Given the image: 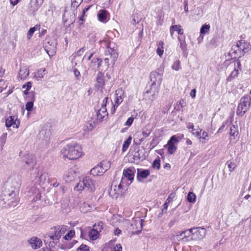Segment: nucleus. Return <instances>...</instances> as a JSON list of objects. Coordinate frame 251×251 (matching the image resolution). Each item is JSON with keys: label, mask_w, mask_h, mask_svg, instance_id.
Returning a JSON list of instances; mask_svg holds the SVG:
<instances>
[{"label": "nucleus", "mask_w": 251, "mask_h": 251, "mask_svg": "<svg viewBox=\"0 0 251 251\" xmlns=\"http://www.w3.org/2000/svg\"><path fill=\"white\" fill-rule=\"evenodd\" d=\"M139 150H138L133 155V159L135 161H139L140 159H141V157L140 156V153L139 152Z\"/></svg>", "instance_id": "45"}, {"label": "nucleus", "mask_w": 251, "mask_h": 251, "mask_svg": "<svg viewBox=\"0 0 251 251\" xmlns=\"http://www.w3.org/2000/svg\"><path fill=\"white\" fill-rule=\"evenodd\" d=\"M76 251H89V248L86 245H81Z\"/></svg>", "instance_id": "42"}, {"label": "nucleus", "mask_w": 251, "mask_h": 251, "mask_svg": "<svg viewBox=\"0 0 251 251\" xmlns=\"http://www.w3.org/2000/svg\"><path fill=\"white\" fill-rule=\"evenodd\" d=\"M210 25H203L201 28L200 34L202 35L208 32L209 30Z\"/></svg>", "instance_id": "33"}, {"label": "nucleus", "mask_w": 251, "mask_h": 251, "mask_svg": "<svg viewBox=\"0 0 251 251\" xmlns=\"http://www.w3.org/2000/svg\"><path fill=\"white\" fill-rule=\"evenodd\" d=\"M46 71L45 69H40L38 70V72H37L35 75V77L36 78V79L39 80L41 79L43 77L44 75H45V72Z\"/></svg>", "instance_id": "31"}, {"label": "nucleus", "mask_w": 251, "mask_h": 251, "mask_svg": "<svg viewBox=\"0 0 251 251\" xmlns=\"http://www.w3.org/2000/svg\"><path fill=\"white\" fill-rule=\"evenodd\" d=\"M39 181L41 183H45L46 182H49V175L46 172L42 173L39 177Z\"/></svg>", "instance_id": "26"}, {"label": "nucleus", "mask_w": 251, "mask_h": 251, "mask_svg": "<svg viewBox=\"0 0 251 251\" xmlns=\"http://www.w3.org/2000/svg\"><path fill=\"white\" fill-rule=\"evenodd\" d=\"M151 133V131L150 130H144L142 132V134L145 137H147L150 135Z\"/></svg>", "instance_id": "54"}, {"label": "nucleus", "mask_w": 251, "mask_h": 251, "mask_svg": "<svg viewBox=\"0 0 251 251\" xmlns=\"http://www.w3.org/2000/svg\"><path fill=\"white\" fill-rule=\"evenodd\" d=\"M238 70L235 68L234 70L231 73L229 76L226 78V81L229 82L232 81L234 78L238 76Z\"/></svg>", "instance_id": "29"}, {"label": "nucleus", "mask_w": 251, "mask_h": 251, "mask_svg": "<svg viewBox=\"0 0 251 251\" xmlns=\"http://www.w3.org/2000/svg\"><path fill=\"white\" fill-rule=\"evenodd\" d=\"M84 21V15H82L81 17H80L78 21V23L79 25H83V22Z\"/></svg>", "instance_id": "61"}, {"label": "nucleus", "mask_w": 251, "mask_h": 251, "mask_svg": "<svg viewBox=\"0 0 251 251\" xmlns=\"http://www.w3.org/2000/svg\"><path fill=\"white\" fill-rule=\"evenodd\" d=\"M105 55L107 57L105 58L104 60L107 67L110 65L109 62L110 59L111 63L114 65L118 57V53L117 52V48L113 42H110L107 44V50L105 51Z\"/></svg>", "instance_id": "4"}, {"label": "nucleus", "mask_w": 251, "mask_h": 251, "mask_svg": "<svg viewBox=\"0 0 251 251\" xmlns=\"http://www.w3.org/2000/svg\"><path fill=\"white\" fill-rule=\"evenodd\" d=\"M85 48H81V49H80L77 51V54L78 55V56H81L83 53L84 52V51H85Z\"/></svg>", "instance_id": "55"}, {"label": "nucleus", "mask_w": 251, "mask_h": 251, "mask_svg": "<svg viewBox=\"0 0 251 251\" xmlns=\"http://www.w3.org/2000/svg\"><path fill=\"white\" fill-rule=\"evenodd\" d=\"M25 163L28 166L33 167L36 164L35 159L32 155L27 154L25 158Z\"/></svg>", "instance_id": "21"}, {"label": "nucleus", "mask_w": 251, "mask_h": 251, "mask_svg": "<svg viewBox=\"0 0 251 251\" xmlns=\"http://www.w3.org/2000/svg\"><path fill=\"white\" fill-rule=\"evenodd\" d=\"M196 196L193 192H189L187 196V201L189 202H194L196 201Z\"/></svg>", "instance_id": "34"}, {"label": "nucleus", "mask_w": 251, "mask_h": 251, "mask_svg": "<svg viewBox=\"0 0 251 251\" xmlns=\"http://www.w3.org/2000/svg\"><path fill=\"white\" fill-rule=\"evenodd\" d=\"M196 89H193L191 90V92H190V96H191V97L192 98H195L196 97Z\"/></svg>", "instance_id": "62"}, {"label": "nucleus", "mask_w": 251, "mask_h": 251, "mask_svg": "<svg viewBox=\"0 0 251 251\" xmlns=\"http://www.w3.org/2000/svg\"><path fill=\"white\" fill-rule=\"evenodd\" d=\"M7 133H3L0 138V141L2 144H4L7 138Z\"/></svg>", "instance_id": "44"}, {"label": "nucleus", "mask_w": 251, "mask_h": 251, "mask_svg": "<svg viewBox=\"0 0 251 251\" xmlns=\"http://www.w3.org/2000/svg\"><path fill=\"white\" fill-rule=\"evenodd\" d=\"M185 37L183 36L182 37H178V39L180 43V48L183 51L184 53L186 52L187 49V44L186 43L185 40Z\"/></svg>", "instance_id": "24"}, {"label": "nucleus", "mask_w": 251, "mask_h": 251, "mask_svg": "<svg viewBox=\"0 0 251 251\" xmlns=\"http://www.w3.org/2000/svg\"><path fill=\"white\" fill-rule=\"evenodd\" d=\"M39 29H40V25H37L33 27H31L28 31L27 35V38L28 40H29L31 38V37H32L33 33L36 30H39Z\"/></svg>", "instance_id": "27"}, {"label": "nucleus", "mask_w": 251, "mask_h": 251, "mask_svg": "<svg viewBox=\"0 0 251 251\" xmlns=\"http://www.w3.org/2000/svg\"><path fill=\"white\" fill-rule=\"evenodd\" d=\"M160 159L159 158L155 159L152 163V167L153 168H156L157 169H159L160 168Z\"/></svg>", "instance_id": "36"}, {"label": "nucleus", "mask_w": 251, "mask_h": 251, "mask_svg": "<svg viewBox=\"0 0 251 251\" xmlns=\"http://www.w3.org/2000/svg\"><path fill=\"white\" fill-rule=\"evenodd\" d=\"M184 11L185 12H188V0H184Z\"/></svg>", "instance_id": "56"}, {"label": "nucleus", "mask_w": 251, "mask_h": 251, "mask_svg": "<svg viewBox=\"0 0 251 251\" xmlns=\"http://www.w3.org/2000/svg\"><path fill=\"white\" fill-rule=\"evenodd\" d=\"M103 223L102 222H99L97 224H95L94 226L95 227V229H93V232L98 233L99 232L101 231L103 227Z\"/></svg>", "instance_id": "32"}, {"label": "nucleus", "mask_w": 251, "mask_h": 251, "mask_svg": "<svg viewBox=\"0 0 251 251\" xmlns=\"http://www.w3.org/2000/svg\"><path fill=\"white\" fill-rule=\"evenodd\" d=\"M61 152L63 157L70 160L76 159L82 155L81 147L76 143L67 145Z\"/></svg>", "instance_id": "3"}, {"label": "nucleus", "mask_w": 251, "mask_h": 251, "mask_svg": "<svg viewBox=\"0 0 251 251\" xmlns=\"http://www.w3.org/2000/svg\"><path fill=\"white\" fill-rule=\"evenodd\" d=\"M124 184L126 185V179L125 177H122L121 180L120 184L118 185V187H119V189H122V188L124 187Z\"/></svg>", "instance_id": "43"}, {"label": "nucleus", "mask_w": 251, "mask_h": 251, "mask_svg": "<svg viewBox=\"0 0 251 251\" xmlns=\"http://www.w3.org/2000/svg\"><path fill=\"white\" fill-rule=\"evenodd\" d=\"M20 124V121L17 118L15 119L14 116H9L5 121V126L7 127H10L13 126L14 127L18 128Z\"/></svg>", "instance_id": "13"}, {"label": "nucleus", "mask_w": 251, "mask_h": 251, "mask_svg": "<svg viewBox=\"0 0 251 251\" xmlns=\"http://www.w3.org/2000/svg\"><path fill=\"white\" fill-rule=\"evenodd\" d=\"M178 27H181V26L180 25H174L171 27L170 29H172L173 31H177V29H178Z\"/></svg>", "instance_id": "59"}, {"label": "nucleus", "mask_w": 251, "mask_h": 251, "mask_svg": "<svg viewBox=\"0 0 251 251\" xmlns=\"http://www.w3.org/2000/svg\"><path fill=\"white\" fill-rule=\"evenodd\" d=\"M172 69L176 70V71H178L179 70L180 68V61L177 60V61H176V62H175L173 64V65H172Z\"/></svg>", "instance_id": "41"}, {"label": "nucleus", "mask_w": 251, "mask_h": 251, "mask_svg": "<svg viewBox=\"0 0 251 251\" xmlns=\"http://www.w3.org/2000/svg\"><path fill=\"white\" fill-rule=\"evenodd\" d=\"M106 162H102L98 164L97 166L92 168L90 171V173L93 176H101L108 169L107 166H103Z\"/></svg>", "instance_id": "9"}, {"label": "nucleus", "mask_w": 251, "mask_h": 251, "mask_svg": "<svg viewBox=\"0 0 251 251\" xmlns=\"http://www.w3.org/2000/svg\"><path fill=\"white\" fill-rule=\"evenodd\" d=\"M98 234V233H97L95 234V232H93V230L89 233V235H90V238L92 240H96L97 238V234Z\"/></svg>", "instance_id": "48"}, {"label": "nucleus", "mask_w": 251, "mask_h": 251, "mask_svg": "<svg viewBox=\"0 0 251 251\" xmlns=\"http://www.w3.org/2000/svg\"><path fill=\"white\" fill-rule=\"evenodd\" d=\"M135 169L134 167L124 169L123 171V176L132 182L134 179Z\"/></svg>", "instance_id": "15"}, {"label": "nucleus", "mask_w": 251, "mask_h": 251, "mask_svg": "<svg viewBox=\"0 0 251 251\" xmlns=\"http://www.w3.org/2000/svg\"><path fill=\"white\" fill-rule=\"evenodd\" d=\"M75 232L74 230H70L69 233H68L65 236H64L63 238L65 240H70L75 235Z\"/></svg>", "instance_id": "35"}, {"label": "nucleus", "mask_w": 251, "mask_h": 251, "mask_svg": "<svg viewBox=\"0 0 251 251\" xmlns=\"http://www.w3.org/2000/svg\"><path fill=\"white\" fill-rule=\"evenodd\" d=\"M44 0H31L28 4L29 10L35 13L43 4Z\"/></svg>", "instance_id": "11"}, {"label": "nucleus", "mask_w": 251, "mask_h": 251, "mask_svg": "<svg viewBox=\"0 0 251 251\" xmlns=\"http://www.w3.org/2000/svg\"><path fill=\"white\" fill-rule=\"evenodd\" d=\"M28 242L33 249L39 248L42 245V241L37 237H32Z\"/></svg>", "instance_id": "16"}, {"label": "nucleus", "mask_w": 251, "mask_h": 251, "mask_svg": "<svg viewBox=\"0 0 251 251\" xmlns=\"http://www.w3.org/2000/svg\"><path fill=\"white\" fill-rule=\"evenodd\" d=\"M67 226L58 225L51 227L50 230L44 236V241L49 247H53L58 243L62 235L65 233Z\"/></svg>", "instance_id": "1"}, {"label": "nucleus", "mask_w": 251, "mask_h": 251, "mask_svg": "<svg viewBox=\"0 0 251 251\" xmlns=\"http://www.w3.org/2000/svg\"><path fill=\"white\" fill-rule=\"evenodd\" d=\"M178 141L177 137L174 135L168 141L167 146H168V151L172 154L176 150V147L175 146V143Z\"/></svg>", "instance_id": "12"}, {"label": "nucleus", "mask_w": 251, "mask_h": 251, "mask_svg": "<svg viewBox=\"0 0 251 251\" xmlns=\"http://www.w3.org/2000/svg\"><path fill=\"white\" fill-rule=\"evenodd\" d=\"M96 81L97 84L96 86L98 88H102L105 85L104 75L101 72H99L97 74L96 77Z\"/></svg>", "instance_id": "18"}, {"label": "nucleus", "mask_w": 251, "mask_h": 251, "mask_svg": "<svg viewBox=\"0 0 251 251\" xmlns=\"http://www.w3.org/2000/svg\"><path fill=\"white\" fill-rule=\"evenodd\" d=\"M132 140V137L131 136H129L126 141L124 142L122 147V151L123 152H125L126 151L130 145Z\"/></svg>", "instance_id": "30"}, {"label": "nucleus", "mask_w": 251, "mask_h": 251, "mask_svg": "<svg viewBox=\"0 0 251 251\" xmlns=\"http://www.w3.org/2000/svg\"><path fill=\"white\" fill-rule=\"evenodd\" d=\"M208 134L206 132L204 131H203L201 133V136H200V139H204V140H208Z\"/></svg>", "instance_id": "46"}, {"label": "nucleus", "mask_w": 251, "mask_h": 251, "mask_svg": "<svg viewBox=\"0 0 251 251\" xmlns=\"http://www.w3.org/2000/svg\"><path fill=\"white\" fill-rule=\"evenodd\" d=\"M157 145V143L155 142V138L153 139L150 143V146L151 147V148H153Z\"/></svg>", "instance_id": "57"}, {"label": "nucleus", "mask_w": 251, "mask_h": 251, "mask_svg": "<svg viewBox=\"0 0 251 251\" xmlns=\"http://www.w3.org/2000/svg\"><path fill=\"white\" fill-rule=\"evenodd\" d=\"M29 70L25 67H22L20 69L19 77L21 79H25L29 75Z\"/></svg>", "instance_id": "22"}, {"label": "nucleus", "mask_w": 251, "mask_h": 251, "mask_svg": "<svg viewBox=\"0 0 251 251\" xmlns=\"http://www.w3.org/2000/svg\"><path fill=\"white\" fill-rule=\"evenodd\" d=\"M101 62V59L99 58H94L92 60V63H94L97 66V68L100 67Z\"/></svg>", "instance_id": "40"}, {"label": "nucleus", "mask_w": 251, "mask_h": 251, "mask_svg": "<svg viewBox=\"0 0 251 251\" xmlns=\"http://www.w3.org/2000/svg\"><path fill=\"white\" fill-rule=\"evenodd\" d=\"M137 179L141 182L143 179L147 178L150 175V171L149 170L143 169H137Z\"/></svg>", "instance_id": "14"}, {"label": "nucleus", "mask_w": 251, "mask_h": 251, "mask_svg": "<svg viewBox=\"0 0 251 251\" xmlns=\"http://www.w3.org/2000/svg\"><path fill=\"white\" fill-rule=\"evenodd\" d=\"M108 116V113L106 107H101V108L97 112V116L98 120L100 121H102L105 116Z\"/></svg>", "instance_id": "20"}, {"label": "nucleus", "mask_w": 251, "mask_h": 251, "mask_svg": "<svg viewBox=\"0 0 251 251\" xmlns=\"http://www.w3.org/2000/svg\"><path fill=\"white\" fill-rule=\"evenodd\" d=\"M85 188L90 192H94L95 189V182L89 176L85 177L74 188L76 191H81Z\"/></svg>", "instance_id": "5"}, {"label": "nucleus", "mask_w": 251, "mask_h": 251, "mask_svg": "<svg viewBox=\"0 0 251 251\" xmlns=\"http://www.w3.org/2000/svg\"><path fill=\"white\" fill-rule=\"evenodd\" d=\"M107 14V11L106 10L103 9L100 10L98 14V17L99 21L103 23L106 22Z\"/></svg>", "instance_id": "23"}, {"label": "nucleus", "mask_w": 251, "mask_h": 251, "mask_svg": "<svg viewBox=\"0 0 251 251\" xmlns=\"http://www.w3.org/2000/svg\"><path fill=\"white\" fill-rule=\"evenodd\" d=\"M251 104V97L249 95H246L240 100L238 104L236 114L239 116H243L249 109Z\"/></svg>", "instance_id": "6"}, {"label": "nucleus", "mask_w": 251, "mask_h": 251, "mask_svg": "<svg viewBox=\"0 0 251 251\" xmlns=\"http://www.w3.org/2000/svg\"><path fill=\"white\" fill-rule=\"evenodd\" d=\"M34 101L27 102L25 104V109L27 111H31L33 108Z\"/></svg>", "instance_id": "38"}, {"label": "nucleus", "mask_w": 251, "mask_h": 251, "mask_svg": "<svg viewBox=\"0 0 251 251\" xmlns=\"http://www.w3.org/2000/svg\"><path fill=\"white\" fill-rule=\"evenodd\" d=\"M83 0H73L72 1V7L77 8L82 2Z\"/></svg>", "instance_id": "39"}, {"label": "nucleus", "mask_w": 251, "mask_h": 251, "mask_svg": "<svg viewBox=\"0 0 251 251\" xmlns=\"http://www.w3.org/2000/svg\"><path fill=\"white\" fill-rule=\"evenodd\" d=\"M203 35L201 34L200 36L197 39L198 44H200L201 42V41L203 40Z\"/></svg>", "instance_id": "64"}, {"label": "nucleus", "mask_w": 251, "mask_h": 251, "mask_svg": "<svg viewBox=\"0 0 251 251\" xmlns=\"http://www.w3.org/2000/svg\"><path fill=\"white\" fill-rule=\"evenodd\" d=\"M240 49L242 50V54L244 55L245 53L248 52L251 49V45L249 43L244 41Z\"/></svg>", "instance_id": "25"}, {"label": "nucleus", "mask_w": 251, "mask_h": 251, "mask_svg": "<svg viewBox=\"0 0 251 251\" xmlns=\"http://www.w3.org/2000/svg\"><path fill=\"white\" fill-rule=\"evenodd\" d=\"M83 206H84V207H88V208H89V205L86 203H84L83 204V205L81 207V211L83 212H86L88 211H89L90 209L88 208V209H87L86 210L85 209H83Z\"/></svg>", "instance_id": "51"}, {"label": "nucleus", "mask_w": 251, "mask_h": 251, "mask_svg": "<svg viewBox=\"0 0 251 251\" xmlns=\"http://www.w3.org/2000/svg\"><path fill=\"white\" fill-rule=\"evenodd\" d=\"M168 208V203L166 202L163 205V208L162 209V214L167 212V209Z\"/></svg>", "instance_id": "53"}, {"label": "nucleus", "mask_w": 251, "mask_h": 251, "mask_svg": "<svg viewBox=\"0 0 251 251\" xmlns=\"http://www.w3.org/2000/svg\"><path fill=\"white\" fill-rule=\"evenodd\" d=\"M238 133L237 126L232 125L230 128V135L235 137L238 135Z\"/></svg>", "instance_id": "28"}, {"label": "nucleus", "mask_w": 251, "mask_h": 251, "mask_svg": "<svg viewBox=\"0 0 251 251\" xmlns=\"http://www.w3.org/2000/svg\"><path fill=\"white\" fill-rule=\"evenodd\" d=\"M114 251H122V247L120 244H117L114 248Z\"/></svg>", "instance_id": "50"}, {"label": "nucleus", "mask_w": 251, "mask_h": 251, "mask_svg": "<svg viewBox=\"0 0 251 251\" xmlns=\"http://www.w3.org/2000/svg\"><path fill=\"white\" fill-rule=\"evenodd\" d=\"M186 232H189V234L193 235L195 236L196 239L201 240L205 236L206 229L201 227H193L188 230L179 232V234H177L176 236L178 237L179 236H182V233Z\"/></svg>", "instance_id": "7"}, {"label": "nucleus", "mask_w": 251, "mask_h": 251, "mask_svg": "<svg viewBox=\"0 0 251 251\" xmlns=\"http://www.w3.org/2000/svg\"><path fill=\"white\" fill-rule=\"evenodd\" d=\"M122 192V189H119V187L117 189L116 185H114L113 183L112 184L111 189L109 192V194L110 197L113 199H117L120 193Z\"/></svg>", "instance_id": "17"}, {"label": "nucleus", "mask_w": 251, "mask_h": 251, "mask_svg": "<svg viewBox=\"0 0 251 251\" xmlns=\"http://www.w3.org/2000/svg\"><path fill=\"white\" fill-rule=\"evenodd\" d=\"M19 185V183H17L16 186H11L4 190L0 198V204L4 207L15 206L18 202L17 188Z\"/></svg>", "instance_id": "2"}, {"label": "nucleus", "mask_w": 251, "mask_h": 251, "mask_svg": "<svg viewBox=\"0 0 251 251\" xmlns=\"http://www.w3.org/2000/svg\"><path fill=\"white\" fill-rule=\"evenodd\" d=\"M163 50L158 48L156 50L157 53L159 55V56H161L163 53Z\"/></svg>", "instance_id": "58"}, {"label": "nucleus", "mask_w": 251, "mask_h": 251, "mask_svg": "<svg viewBox=\"0 0 251 251\" xmlns=\"http://www.w3.org/2000/svg\"><path fill=\"white\" fill-rule=\"evenodd\" d=\"M31 83L30 82H27L25 84L23 85L22 88H25L27 90H29L31 88Z\"/></svg>", "instance_id": "49"}, {"label": "nucleus", "mask_w": 251, "mask_h": 251, "mask_svg": "<svg viewBox=\"0 0 251 251\" xmlns=\"http://www.w3.org/2000/svg\"><path fill=\"white\" fill-rule=\"evenodd\" d=\"M108 99V98L107 97H105L104 99L102 101V106L101 107H106V105L107 102V100Z\"/></svg>", "instance_id": "60"}, {"label": "nucleus", "mask_w": 251, "mask_h": 251, "mask_svg": "<svg viewBox=\"0 0 251 251\" xmlns=\"http://www.w3.org/2000/svg\"><path fill=\"white\" fill-rule=\"evenodd\" d=\"M134 120V118L132 117H129L126 121L125 125L127 126H130Z\"/></svg>", "instance_id": "47"}, {"label": "nucleus", "mask_w": 251, "mask_h": 251, "mask_svg": "<svg viewBox=\"0 0 251 251\" xmlns=\"http://www.w3.org/2000/svg\"><path fill=\"white\" fill-rule=\"evenodd\" d=\"M163 73L161 72H152L150 75L151 81L152 82L151 86L160 85L162 80Z\"/></svg>", "instance_id": "8"}, {"label": "nucleus", "mask_w": 251, "mask_h": 251, "mask_svg": "<svg viewBox=\"0 0 251 251\" xmlns=\"http://www.w3.org/2000/svg\"><path fill=\"white\" fill-rule=\"evenodd\" d=\"M74 73L75 77H77L80 76V73L76 69H74Z\"/></svg>", "instance_id": "63"}, {"label": "nucleus", "mask_w": 251, "mask_h": 251, "mask_svg": "<svg viewBox=\"0 0 251 251\" xmlns=\"http://www.w3.org/2000/svg\"><path fill=\"white\" fill-rule=\"evenodd\" d=\"M130 229H132V234H138L141 232L142 229V220L132 221Z\"/></svg>", "instance_id": "10"}, {"label": "nucleus", "mask_w": 251, "mask_h": 251, "mask_svg": "<svg viewBox=\"0 0 251 251\" xmlns=\"http://www.w3.org/2000/svg\"><path fill=\"white\" fill-rule=\"evenodd\" d=\"M226 164L227 165L230 172L233 171L236 167V165L235 163L231 162L229 161L226 162Z\"/></svg>", "instance_id": "37"}, {"label": "nucleus", "mask_w": 251, "mask_h": 251, "mask_svg": "<svg viewBox=\"0 0 251 251\" xmlns=\"http://www.w3.org/2000/svg\"><path fill=\"white\" fill-rule=\"evenodd\" d=\"M124 92L121 89H118L115 91V102L117 104V106L119 105L123 100Z\"/></svg>", "instance_id": "19"}, {"label": "nucleus", "mask_w": 251, "mask_h": 251, "mask_svg": "<svg viewBox=\"0 0 251 251\" xmlns=\"http://www.w3.org/2000/svg\"><path fill=\"white\" fill-rule=\"evenodd\" d=\"M29 95V97H31V100L34 101L35 100V93L32 91L30 92Z\"/></svg>", "instance_id": "52"}]
</instances>
